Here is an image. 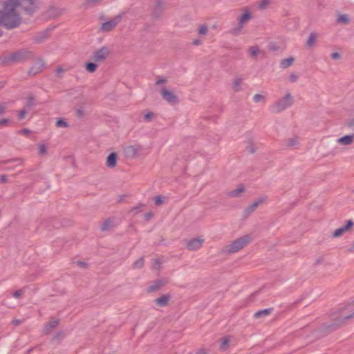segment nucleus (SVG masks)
<instances>
[{"mask_svg": "<svg viewBox=\"0 0 354 354\" xmlns=\"http://www.w3.org/2000/svg\"><path fill=\"white\" fill-rule=\"evenodd\" d=\"M102 1V0H85L82 4V7L85 9L93 8L99 5Z\"/></svg>", "mask_w": 354, "mask_h": 354, "instance_id": "25", "label": "nucleus"}, {"mask_svg": "<svg viewBox=\"0 0 354 354\" xmlns=\"http://www.w3.org/2000/svg\"><path fill=\"white\" fill-rule=\"evenodd\" d=\"M154 116V113H152V112H149L147 113H146L145 115H144V120L146 122H150L152 120Z\"/></svg>", "mask_w": 354, "mask_h": 354, "instance_id": "44", "label": "nucleus"}, {"mask_svg": "<svg viewBox=\"0 0 354 354\" xmlns=\"http://www.w3.org/2000/svg\"><path fill=\"white\" fill-rule=\"evenodd\" d=\"M192 44L194 46H201L202 44V41L201 39H195L192 41Z\"/></svg>", "mask_w": 354, "mask_h": 354, "instance_id": "62", "label": "nucleus"}, {"mask_svg": "<svg viewBox=\"0 0 354 354\" xmlns=\"http://www.w3.org/2000/svg\"><path fill=\"white\" fill-rule=\"evenodd\" d=\"M295 62V58L292 57L283 59L280 62V67L283 69H286L290 67Z\"/></svg>", "mask_w": 354, "mask_h": 354, "instance_id": "27", "label": "nucleus"}, {"mask_svg": "<svg viewBox=\"0 0 354 354\" xmlns=\"http://www.w3.org/2000/svg\"><path fill=\"white\" fill-rule=\"evenodd\" d=\"M10 120L7 118L0 120V127L1 126H8L10 123Z\"/></svg>", "mask_w": 354, "mask_h": 354, "instance_id": "51", "label": "nucleus"}, {"mask_svg": "<svg viewBox=\"0 0 354 354\" xmlns=\"http://www.w3.org/2000/svg\"><path fill=\"white\" fill-rule=\"evenodd\" d=\"M251 234H245L231 243L226 245L223 248V252L225 254H232L239 252L245 247L252 240Z\"/></svg>", "mask_w": 354, "mask_h": 354, "instance_id": "3", "label": "nucleus"}, {"mask_svg": "<svg viewBox=\"0 0 354 354\" xmlns=\"http://www.w3.org/2000/svg\"><path fill=\"white\" fill-rule=\"evenodd\" d=\"M204 243L202 238H195L187 241V248L190 251H195L200 249Z\"/></svg>", "mask_w": 354, "mask_h": 354, "instance_id": "12", "label": "nucleus"}, {"mask_svg": "<svg viewBox=\"0 0 354 354\" xmlns=\"http://www.w3.org/2000/svg\"><path fill=\"white\" fill-rule=\"evenodd\" d=\"M31 57V53L26 50H19L4 57V60H0V64L8 62H23Z\"/></svg>", "mask_w": 354, "mask_h": 354, "instance_id": "5", "label": "nucleus"}, {"mask_svg": "<svg viewBox=\"0 0 354 354\" xmlns=\"http://www.w3.org/2000/svg\"><path fill=\"white\" fill-rule=\"evenodd\" d=\"M318 37V34L316 32H311L308 38L306 44L308 47H312L314 46L317 39Z\"/></svg>", "mask_w": 354, "mask_h": 354, "instance_id": "29", "label": "nucleus"}, {"mask_svg": "<svg viewBox=\"0 0 354 354\" xmlns=\"http://www.w3.org/2000/svg\"><path fill=\"white\" fill-rule=\"evenodd\" d=\"M170 297L167 295H162L160 297L157 298L155 302L159 306H166L168 304Z\"/></svg>", "mask_w": 354, "mask_h": 354, "instance_id": "24", "label": "nucleus"}, {"mask_svg": "<svg viewBox=\"0 0 354 354\" xmlns=\"http://www.w3.org/2000/svg\"><path fill=\"white\" fill-rule=\"evenodd\" d=\"M97 65L93 62H88L86 64V69L89 73H94L97 69Z\"/></svg>", "mask_w": 354, "mask_h": 354, "instance_id": "39", "label": "nucleus"}, {"mask_svg": "<svg viewBox=\"0 0 354 354\" xmlns=\"http://www.w3.org/2000/svg\"><path fill=\"white\" fill-rule=\"evenodd\" d=\"M268 49L271 51H277L279 50V46L277 43L272 42L269 44Z\"/></svg>", "mask_w": 354, "mask_h": 354, "instance_id": "43", "label": "nucleus"}, {"mask_svg": "<svg viewBox=\"0 0 354 354\" xmlns=\"http://www.w3.org/2000/svg\"><path fill=\"white\" fill-rule=\"evenodd\" d=\"M330 57L333 59H339L341 57V55L339 53H333Z\"/></svg>", "mask_w": 354, "mask_h": 354, "instance_id": "55", "label": "nucleus"}, {"mask_svg": "<svg viewBox=\"0 0 354 354\" xmlns=\"http://www.w3.org/2000/svg\"><path fill=\"white\" fill-rule=\"evenodd\" d=\"M77 265L78 266H80V268H87V263L84 262V261H78L76 262Z\"/></svg>", "mask_w": 354, "mask_h": 354, "instance_id": "56", "label": "nucleus"}, {"mask_svg": "<svg viewBox=\"0 0 354 354\" xmlns=\"http://www.w3.org/2000/svg\"><path fill=\"white\" fill-rule=\"evenodd\" d=\"M351 318H354V312L348 315L342 316L339 315L338 317L335 319V320L330 324H324L320 328L321 330L324 331L325 333H329L335 330H336L338 327L341 326L345 321L350 319Z\"/></svg>", "mask_w": 354, "mask_h": 354, "instance_id": "4", "label": "nucleus"}, {"mask_svg": "<svg viewBox=\"0 0 354 354\" xmlns=\"http://www.w3.org/2000/svg\"><path fill=\"white\" fill-rule=\"evenodd\" d=\"M22 295H23V290H18L13 292L12 296L15 298H20Z\"/></svg>", "mask_w": 354, "mask_h": 354, "instance_id": "50", "label": "nucleus"}, {"mask_svg": "<svg viewBox=\"0 0 354 354\" xmlns=\"http://www.w3.org/2000/svg\"><path fill=\"white\" fill-rule=\"evenodd\" d=\"M245 192V186L239 185L236 189L227 192L226 195L231 198H240Z\"/></svg>", "mask_w": 354, "mask_h": 354, "instance_id": "15", "label": "nucleus"}, {"mask_svg": "<svg viewBox=\"0 0 354 354\" xmlns=\"http://www.w3.org/2000/svg\"><path fill=\"white\" fill-rule=\"evenodd\" d=\"M113 227V221L112 219L108 218L105 220L101 225L102 231H108L110 230Z\"/></svg>", "mask_w": 354, "mask_h": 354, "instance_id": "30", "label": "nucleus"}, {"mask_svg": "<svg viewBox=\"0 0 354 354\" xmlns=\"http://www.w3.org/2000/svg\"><path fill=\"white\" fill-rule=\"evenodd\" d=\"M39 153L44 154V144H41L39 145Z\"/></svg>", "mask_w": 354, "mask_h": 354, "instance_id": "63", "label": "nucleus"}, {"mask_svg": "<svg viewBox=\"0 0 354 354\" xmlns=\"http://www.w3.org/2000/svg\"><path fill=\"white\" fill-rule=\"evenodd\" d=\"M5 109H6L5 106L3 104H0V115H1L2 114L4 113Z\"/></svg>", "mask_w": 354, "mask_h": 354, "instance_id": "64", "label": "nucleus"}, {"mask_svg": "<svg viewBox=\"0 0 354 354\" xmlns=\"http://www.w3.org/2000/svg\"><path fill=\"white\" fill-rule=\"evenodd\" d=\"M298 76L296 73H292L289 76V80L290 82L294 83L297 81Z\"/></svg>", "mask_w": 354, "mask_h": 354, "instance_id": "47", "label": "nucleus"}, {"mask_svg": "<svg viewBox=\"0 0 354 354\" xmlns=\"http://www.w3.org/2000/svg\"><path fill=\"white\" fill-rule=\"evenodd\" d=\"M336 22L338 24L347 25L350 23V17L347 14H339L337 16Z\"/></svg>", "mask_w": 354, "mask_h": 354, "instance_id": "22", "label": "nucleus"}, {"mask_svg": "<svg viewBox=\"0 0 354 354\" xmlns=\"http://www.w3.org/2000/svg\"><path fill=\"white\" fill-rule=\"evenodd\" d=\"M243 82V78L241 77H236L232 83V89L235 92H239L241 90V84Z\"/></svg>", "mask_w": 354, "mask_h": 354, "instance_id": "28", "label": "nucleus"}, {"mask_svg": "<svg viewBox=\"0 0 354 354\" xmlns=\"http://www.w3.org/2000/svg\"><path fill=\"white\" fill-rule=\"evenodd\" d=\"M293 103L294 97L290 92H288L284 96L280 97L271 104L270 111L274 114L280 113L290 108Z\"/></svg>", "mask_w": 354, "mask_h": 354, "instance_id": "2", "label": "nucleus"}, {"mask_svg": "<svg viewBox=\"0 0 354 354\" xmlns=\"http://www.w3.org/2000/svg\"><path fill=\"white\" fill-rule=\"evenodd\" d=\"M162 99L171 105L176 104L179 102L178 96L173 92L169 91L165 86H162L160 91Z\"/></svg>", "mask_w": 354, "mask_h": 354, "instance_id": "6", "label": "nucleus"}, {"mask_svg": "<svg viewBox=\"0 0 354 354\" xmlns=\"http://www.w3.org/2000/svg\"><path fill=\"white\" fill-rule=\"evenodd\" d=\"M165 10V3L161 0H155L153 3V8L152 16L154 18H159Z\"/></svg>", "mask_w": 354, "mask_h": 354, "instance_id": "13", "label": "nucleus"}, {"mask_svg": "<svg viewBox=\"0 0 354 354\" xmlns=\"http://www.w3.org/2000/svg\"><path fill=\"white\" fill-rule=\"evenodd\" d=\"M252 17V14L250 10L248 8H245L243 10V13L238 18V22L241 24V26H244L250 20H251Z\"/></svg>", "mask_w": 354, "mask_h": 354, "instance_id": "14", "label": "nucleus"}, {"mask_svg": "<svg viewBox=\"0 0 354 354\" xmlns=\"http://www.w3.org/2000/svg\"><path fill=\"white\" fill-rule=\"evenodd\" d=\"M117 163V154L111 153L106 158V165L109 168H113Z\"/></svg>", "mask_w": 354, "mask_h": 354, "instance_id": "21", "label": "nucleus"}, {"mask_svg": "<svg viewBox=\"0 0 354 354\" xmlns=\"http://www.w3.org/2000/svg\"><path fill=\"white\" fill-rule=\"evenodd\" d=\"M345 125L353 131L354 134V117L346 120Z\"/></svg>", "mask_w": 354, "mask_h": 354, "instance_id": "41", "label": "nucleus"}, {"mask_svg": "<svg viewBox=\"0 0 354 354\" xmlns=\"http://www.w3.org/2000/svg\"><path fill=\"white\" fill-rule=\"evenodd\" d=\"M122 17V15H118L116 17H115L114 19L103 23L100 27V31L103 32H108L111 31L120 22Z\"/></svg>", "mask_w": 354, "mask_h": 354, "instance_id": "9", "label": "nucleus"}, {"mask_svg": "<svg viewBox=\"0 0 354 354\" xmlns=\"http://www.w3.org/2000/svg\"><path fill=\"white\" fill-rule=\"evenodd\" d=\"M60 319L55 317H52L50 318L48 324L46 325V334L48 333L50 330L55 328L58 326L59 324Z\"/></svg>", "mask_w": 354, "mask_h": 354, "instance_id": "18", "label": "nucleus"}, {"mask_svg": "<svg viewBox=\"0 0 354 354\" xmlns=\"http://www.w3.org/2000/svg\"><path fill=\"white\" fill-rule=\"evenodd\" d=\"M19 133L27 136L30 133V131L28 129H23L19 131Z\"/></svg>", "mask_w": 354, "mask_h": 354, "instance_id": "57", "label": "nucleus"}, {"mask_svg": "<svg viewBox=\"0 0 354 354\" xmlns=\"http://www.w3.org/2000/svg\"><path fill=\"white\" fill-rule=\"evenodd\" d=\"M354 223L351 220H348L346 221V224L344 226L345 229L348 232L350 231L352 226H353Z\"/></svg>", "mask_w": 354, "mask_h": 354, "instance_id": "48", "label": "nucleus"}, {"mask_svg": "<svg viewBox=\"0 0 354 354\" xmlns=\"http://www.w3.org/2000/svg\"><path fill=\"white\" fill-rule=\"evenodd\" d=\"M271 3V0H260L257 2V8L259 10L266 9Z\"/></svg>", "mask_w": 354, "mask_h": 354, "instance_id": "34", "label": "nucleus"}, {"mask_svg": "<svg viewBox=\"0 0 354 354\" xmlns=\"http://www.w3.org/2000/svg\"><path fill=\"white\" fill-rule=\"evenodd\" d=\"M230 339L227 337H225L221 339V348L225 350L229 345Z\"/></svg>", "mask_w": 354, "mask_h": 354, "instance_id": "40", "label": "nucleus"}, {"mask_svg": "<svg viewBox=\"0 0 354 354\" xmlns=\"http://www.w3.org/2000/svg\"><path fill=\"white\" fill-rule=\"evenodd\" d=\"M285 145L291 149H295L299 144V138L297 136L288 138L284 140Z\"/></svg>", "mask_w": 354, "mask_h": 354, "instance_id": "19", "label": "nucleus"}, {"mask_svg": "<svg viewBox=\"0 0 354 354\" xmlns=\"http://www.w3.org/2000/svg\"><path fill=\"white\" fill-rule=\"evenodd\" d=\"M7 182V176L4 174L0 176V183H5Z\"/></svg>", "mask_w": 354, "mask_h": 354, "instance_id": "61", "label": "nucleus"}, {"mask_svg": "<svg viewBox=\"0 0 354 354\" xmlns=\"http://www.w3.org/2000/svg\"><path fill=\"white\" fill-rule=\"evenodd\" d=\"M243 28V26H241L238 22L237 26L230 30V33L234 36H238L241 33Z\"/></svg>", "mask_w": 354, "mask_h": 354, "instance_id": "33", "label": "nucleus"}, {"mask_svg": "<svg viewBox=\"0 0 354 354\" xmlns=\"http://www.w3.org/2000/svg\"><path fill=\"white\" fill-rule=\"evenodd\" d=\"M64 8H59L54 5H50L46 10V19H56L64 13Z\"/></svg>", "mask_w": 354, "mask_h": 354, "instance_id": "8", "label": "nucleus"}, {"mask_svg": "<svg viewBox=\"0 0 354 354\" xmlns=\"http://www.w3.org/2000/svg\"><path fill=\"white\" fill-rule=\"evenodd\" d=\"M165 198H166L163 196H156L153 198V201L155 205L160 206L165 203Z\"/></svg>", "mask_w": 354, "mask_h": 354, "instance_id": "37", "label": "nucleus"}, {"mask_svg": "<svg viewBox=\"0 0 354 354\" xmlns=\"http://www.w3.org/2000/svg\"><path fill=\"white\" fill-rule=\"evenodd\" d=\"M254 102L256 103L263 102L265 101L266 97L261 94H255L253 97Z\"/></svg>", "mask_w": 354, "mask_h": 354, "instance_id": "42", "label": "nucleus"}, {"mask_svg": "<svg viewBox=\"0 0 354 354\" xmlns=\"http://www.w3.org/2000/svg\"><path fill=\"white\" fill-rule=\"evenodd\" d=\"M24 319H14L12 321V324L17 326H19L20 324H21L22 323H24Z\"/></svg>", "mask_w": 354, "mask_h": 354, "instance_id": "52", "label": "nucleus"}, {"mask_svg": "<svg viewBox=\"0 0 354 354\" xmlns=\"http://www.w3.org/2000/svg\"><path fill=\"white\" fill-rule=\"evenodd\" d=\"M18 2L16 0H6L3 2V9L0 10V25L2 24L8 29L17 27L21 23V18L16 12ZM2 32L0 31V37Z\"/></svg>", "mask_w": 354, "mask_h": 354, "instance_id": "1", "label": "nucleus"}, {"mask_svg": "<svg viewBox=\"0 0 354 354\" xmlns=\"http://www.w3.org/2000/svg\"><path fill=\"white\" fill-rule=\"evenodd\" d=\"M153 216L152 212H149L145 214V218L146 221H149Z\"/></svg>", "mask_w": 354, "mask_h": 354, "instance_id": "60", "label": "nucleus"}, {"mask_svg": "<svg viewBox=\"0 0 354 354\" xmlns=\"http://www.w3.org/2000/svg\"><path fill=\"white\" fill-rule=\"evenodd\" d=\"M141 150L142 146L139 145H129L124 148V153L128 158H135Z\"/></svg>", "mask_w": 354, "mask_h": 354, "instance_id": "11", "label": "nucleus"}, {"mask_svg": "<svg viewBox=\"0 0 354 354\" xmlns=\"http://www.w3.org/2000/svg\"><path fill=\"white\" fill-rule=\"evenodd\" d=\"M267 201L266 196H261L256 199L253 203L248 205L243 212L244 217H248L252 214L261 205L266 203Z\"/></svg>", "mask_w": 354, "mask_h": 354, "instance_id": "7", "label": "nucleus"}, {"mask_svg": "<svg viewBox=\"0 0 354 354\" xmlns=\"http://www.w3.org/2000/svg\"><path fill=\"white\" fill-rule=\"evenodd\" d=\"M66 336V334L64 331L60 330L57 332L53 337L51 339V342L53 344H58Z\"/></svg>", "mask_w": 354, "mask_h": 354, "instance_id": "26", "label": "nucleus"}, {"mask_svg": "<svg viewBox=\"0 0 354 354\" xmlns=\"http://www.w3.org/2000/svg\"><path fill=\"white\" fill-rule=\"evenodd\" d=\"M44 64L41 62L36 63L29 70L28 73L30 75H35L42 70Z\"/></svg>", "mask_w": 354, "mask_h": 354, "instance_id": "23", "label": "nucleus"}, {"mask_svg": "<svg viewBox=\"0 0 354 354\" xmlns=\"http://www.w3.org/2000/svg\"><path fill=\"white\" fill-rule=\"evenodd\" d=\"M22 159L20 158H15V159H10L5 161H2L1 163L6 164L9 162H18L19 165L22 164Z\"/></svg>", "mask_w": 354, "mask_h": 354, "instance_id": "45", "label": "nucleus"}, {"mask_svg": "<svg viewBox=\"0 0 354 354\" xmlns=\"http://www.w3.org/2000/svg\"><path fill=\"white\" fill-rule=\"evenodd\" d=\"M272 310V308H266V309H263V310L257 311V313H254V316L255 318H261L263 317H266L271 313Z\"/></svg>", "mask_w": 354, "mask_h": 354, "instance_id": "31", "label": "nucleus"}, {"mask_svg": "<svg viewBox=\"0 0 354 354\" xmlns=\"http://www.w3.org/2000/svg\"><path fill=\"white\" fill-rule=\"evenodd\" d=\"M354 141V134L346 135L337 140V142L341 145L348 146L351 145Z\"/></svg>", "mask_w": 354, "mask_h": 354, "instance_id": "16", "label": "nucleus"}, {"mask_svg": "<svg viewBox=\"0 0 354 354\" xmlns=\"http://www.w3.org/2000/svg\"><path fill=\"white\" fill-rule=\"evenodd\" d=\"M145 206L144 204L140 203L137 207L132 208L131 212H135L136 213L142 207Z\"/></svg>", "mask_w": 354, "mask_h": 354, "instance_id": "59", "label": "nucleus"}, {"mask_svg": "<svg viewBox=\"0 0 354 354\" xmlns=\"http://www.w3.org/2000/svg\"><path fill=\"white\" fill-rule=\"evenodd\" d=\"M76 114L78 117H82L84 115V107L80 106L76 109Z\"/></svg>", "mask_w": 354, "mask_h": 354, "instance_id": "46", "label": "nucleus"}, {"mask_svg": "<svg viewBox=\"0 0 354 354\" xmlns=\"http://www.w3.org/2000/svg\"><path fill=\"white\" fill-rule=\"evenodd\" d=\"M55 126L57 128H64L65 129V128L68 127L69 125L67 122H66L63 119L59 118L56 121Z\"/></svg>", "mask_w": 354, "mask_h": 354, "instance_id": "38", "label": "nucleus"}, {"mask_svg": "<svg viewBox=\"0 0 354 354\" xmlns=\"http://www.w3.org/2000/svg\"><path fill=\"white\" fill-rule=\"evenodd\" d=\"M144 257H140L133 263L132 268L133 269H141L144 266Z\"/></svg>", "mask_w": 354, "mask_h": 354, "instance_id": "36", "label": "nucleus"}, {"mask_svg": "<svg viewBox=\"0 0 354 354\" xmlns=\"http://www.w3.org/2000/svg\"><path fill=\"white\" fill-rule=\"evenodd\" d=\"M348 231L345 229V227L343 226L342 227H339L337 230H335L333 233V235L332 236L333 238H337V237H340L342 236L344 234H345L346 232H347Z\"/></svg>", "mask_w": 354, "mask_h": 354, "instance_id": "35", "label": "nucleus"}, {"mask_svg": "<svg viewBox=\"0 0 354 354\" xmlns=\"http://www.w3.org/2000/svg\"><path fill=\"white\" fill-rule=\"evenodd\" d=\"M34 100L35 99L32 97H30L28 98L27 100V106H32L34 104Z\"/></svg>", "mask_w": 354, "mask_h": 354, "instance_id": "58", "label": "nucleus"}, {"mask_svg": "<svg viewBox=\"0 0 354 354\" xmlns=\"http://www.w3.org/2000/svg\"><path fill=\"white\" fill-rule=\"evenodd\" d=\"M165 281L162 279H158L154 281L149 285L147 288L148 292H153L158 290L161 287H162L165 284Z\"/></svg>", "mask_w": 354, "mask_h": 354, "instance_id": "17", "label": "nucleus"}, {"mask_svg": "<svg viewBox=\"0 0 354 354\" xmlns=\"http://www.w3.org/2000/svg\"><path fill=\"white\" fill-rule=\"evenodd\" d=\"M324 261V257L321 256V257H319L316 259L315 261V265H319V264H322L323 263Z\"/></svg>", "mask_w": 354, "mask_h": 354, "instance_id": "53", "label": "nucleus"}, {"mask_svg": "<svg viewBox=\"0 0 354 354\" xmlns=\"http://www.w3.org/2000/svg\"><path fill=\"white\" fill-rule=\"evenodd\" d=\"M198 34L201 36H206L209 32L208 27L207 24H201L198 26Z\"/></svg>", "mask_w": 354, "mask_h": 354, "instance_id": "32", "label": "nucleus"}, {"mask_svg": "<svg viewBox=\"0 0 354 354\" xmlns=\"http://www.w3.org/2000/svg\"><path fill=\"white\" fill-rule=\"evenodd\" d=\"M248 53L251 58L256 59L263 52L259 46H252L248 48Z\"/></svg>", "mask_w": 354, "mask_h": 354, "instance_id": "20", "label": "nucleus"}, {"mask_svg": "<svg viewBox=\"0 0 354 354\" xmlns=\"http://www.w3.org/2000/svg\"><path fill=\"white\" fill-rule=\"evenodd\" d=\"M167 80L165 77H159L156 82V85L165 84L167 82Z\"/></svg>", "mask_w": 354, "mask_h": 354, "instance_id": "54", "label": "nucleus"}, {"mask_svg": "<svg viewBox=\"0 0 354 354\" xmlns=\"http://www.w3.org/2000/svg\"><path fill=\"white\" fill-rule=\"evenodd\" d=\"M26 113L27 111L25 109L21 110L18 114V120H21L22 119H24Z\"/></svg>", "mask_w": 354, "mask_h": 354, "instance_id": "49", "label": "nucleus"}, {"mask_svg": "<svg viewBox=\"0 0 354 354\" xmlns=\"http://www.w3.org/2000/svg\"><path fill=\"white\" fill-rule=\"evenodd\" d=\"M109 54V48L106 46H103L93 53V59L95 62H102L107 58Z\"/></svg>", "mask_w": 354, "mask_h": 354, "instance_id": "10", "label": "nucleus"}]
</instances>
